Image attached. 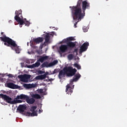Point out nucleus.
Listing matches in <instances>:
<instances>
[{"label":"nucleus","mask_w":127,"mask_h":127,"mask_svg":"<svg viewBox=\"0 0 127 127\" xmlns=\"http://www.w3.org/2000/svg\"><path fill=\"white\" fill-rule=\"evenodd\" d=\"M73 20H81L84 18L86 9H90V3L87 0H78L75 6H69Z\"/></svg>","instance_id":"1"},{"label":"nucleus","mask_w":127,"mask_h":127,"mask_svg":"<svg viewBox=\"0 0 127 127\" xmlns=\"http://www.w3.org/2000/svg\"><path fill=\"white\" fill-rule=\"evenodd\" d=\"M77 69L76 68H73L72 66L64 67L63 70H61L59 73V78L62 79L63 77H65V75H66L67 77H72L76 74Z\"/></svg>","instance_id":"2"},{"label":"nucleus","mask_w":127,"mask_h":127,"mask_svg":"<svg viewBox=\"0 0 127 127\" xmlns=\"http://www.w3.org/2000/svg\"><path fill=\"white\" fill-rule=\"evenodd\" d=\"M0 39H1V41L4 42V45L7 47H10L11 49H13L12 47H15L16 46L15 41L5 35L0 37Z\"/></svg>","instance_id":"3"},{"label":"nucleus","mask_w":127,"mask_h":127,"mask_svg":"<svg viewBox=\"0 0 127 127\" xmlns=\"http://www.w3.org/2000/svg\"><path fill=\"white\" fill-rule=\"evenodd\" d=\"M15 14L16 15L14 17L15 20L19 23L20 27H22V25L24 24V20H23V17H22V10H16Z\"/></svg>","instance_id":"4"},{"label":"nucleus","mask_w":127,"mask_h":127,"mask_svg":"<svg viewBox=\"0 0 127 127\" xmlns=\"http://www.w3.org/2000/svg\"><path fill=\"white\" fill-rule=\"evenodd\" d=\"M16 99H21V100H26V102L28 104L30 105H32V104H34L35 102V99H34L33 97L31 98H29V97L27 95L24 94H21L20 95H18L16 97Z\"/></svg>","instance_id":"5"},{"label":"nucleus","mask_w":127,"mask_h":127,"mask_svg":"<svg viewBox=\"0 0 127 127\" xmlns=\"http://www.w3.org/2000/svg\"><path fill=\"white\" fill-rule=\"evenodd\" d=\"M56 64H58V60H55L50 64H48V62H45L40 66V67L41 68H45V67L49 68V67H52V66H54L55 65H56Z\"/></svg>","instance_id":"6"},{"label":"nucleus","mask_w":127,"mask_h":127,"mask_svg":"<svg viewBox=\"0 0 127 127\" xmlns=\"http://www.w3.org/2000/svg\"><path fill=\"white\" fill-rule=\"evenodd\" d=\"M0 97L6 101L8 104H10L11 105H13V100L12 101V99L9 96L3 94H0Z\"/></svg>","instance_id":"7"},{"label":"nucleus","mask_w":127,"mask_h":127,"mask_svg":"<svg viewBox=\"0 0 127 127\" xmlns=\"http://www.w3.org/2000/svg\"><path fill=\"white\" fill-rule=\"evenodd\" d=\"M35 110H36V106H32L31 109L30 111L31 112H27L26 116L28 117H37V112L35 111Z\"/></svg>","instance_id":"8"},{"label":"nucleus","mask_w":127,"mask_h":127,"mask_svg":"<svg viewBox=\"0 0 127 127\" xmlns=\"http://www.w3.org/2000/svg\"><path fill=\"white\" fill-rule=\"evenodd\" d=\"M18 77L20 79L21 82H24V83H27L28 82V79H30V75L29 74H20Z\"/></svg>","instance_id":"9"},{"label":"nucleus","mask_w":127,"mask_h":127,"mask_svg":"<svg viewBox=\"0 0 127 127\" xmlns=\"http://www.w3.org/2000/svg\"><path fill=\"white\" fill-rule=\"evenodd\" d=\"M88 46H89L88 42H85L83 43L82 45L80 46V49L79 51L80 54H82L83 52H85V51H86L87 49H88Z\"/></svg>","instance_id":"10"},{"label":"nucleus","mask_w":127,"mask_h":127,"mask_svg":"<svg viewBox=\"0 0 127 127\" xmlns=\"http://www.w3.org/2000/svg\"><path fill=\"white\" fill-rule=\"evenodd\" d=\"M47 75H52V74H49L48 72H46L44 74H42L41 75H38L35 77V80H44L46 78Z\"/></svg>","instance_id":"11"},{"label":"nucleus","mask_w":127,"mask_h":127,"mask_svg":"<svg viewBox=\"0 0 127 127\" xmlns=\"http://www.w3.org/2000/svg\"><path fill=\"white\" fill-rule=\"evenodd\" d=\"M25 110H26V106L25 105H20L17 109V110L19 111L21 114H23Z\"/></svg>","instance_id":"12"},{"label":"nucleus","mask_w":127,"mask_h":127,"mask_svg":"<svg viewBox=\"0 0 127 127\" xmlns=\"http://www.w3.org/2000/svg\"><path fill=\"white\" fill-rule=\"evenodd\" d=\"M73 89H74V85L72 88H71L70 85L67 84L66 85V88L65 89V92L68 94V95H71L73 93Z\"/></svg>","instance_id":"13"},{"label":"nucleus","mask_w":127,"mask_h":127,"mask_svg":"<svg viewBox=\"0 0 127 127\" xmlns=\"http://www.w3.org/2000/svg\"><path fill=\"white\" fill-rule=\"evenodd\" d=\"M80 78H81V74L79 73L75 74L73 79H70V83H73V82H77Z\"/></svg>","instance_id":"14"},{"label":"nucleus","mask_w":127,"mask_h":127,"mask_svg":"<svg viewBox=\"0 0 127 127\" xmlns=\"http://www.w3.org/2000/svg\"><path fill=\"white\" fill-rule=\"evenodd\" d=\"M44 40V39L42 37H38L37 38H34L33 39V42H35L37 44H39L41 42H43Z\"/></svg>","instance_id":"15"},{"label":"nucleus","mask_w":127,"mask_h":127,"mask_svg":"<svg viewBox=\"0 0 127 127\" xmlns=\"http://www.w3.org/2000/svg\"><path fill=\"white\" fill-rule=\"evenodd\" d=\"M40 66V63L37 62L36 63L27 66V68H37Z\"/></svg>","instance_id":"16"},{"label":"nucleus","mask_w":127,"mask_h":127,"mask_svg":"<svg viewBox=\"0 0 127 127\" xmlns=\"http://www.w3.org/2000/svg\"><path fill=\"white\" fill-rule=\"evenodd\" d=\"M61 52H66L68 50V46L66 45H62L60 47Z\"/></svg>","instance_id":"17"},{"label":"nucleus","mask_w":127,"mask_h":127,"mask_svg":"<svg viewBox=\"0 0 127 127\" xmlns=\"http://www.w3.org/2000/svg\"><path fill=\"white\" fill-rule=\"evenodd\" d=\"M7 87L10 89H17L18 86L13 83L9 82L7 84Z\"/></svg>","instance_id":"18"},{"label":"nucleus","mask_w":127,"mask_h":127,"mask_svg":"<svg viewBox=\"0 0 127 127\" xmlns=\"http://www.w3.org/2000/svg\"><path fill=\"white\" fill-rule=\"evenodd\" d=\"M67 46L69 48H74L76 46V44L72 42H67Z\"/></svg>","instance_id":"19"},{"label":"nucleus","mask_w":127,"mask_h":127,"mask_svg":"<svg viewBox=\"0 0 127 127\" xmlns=\"http://www.w3.org/2000/svg\"><path fill=\"white\" fill-rule=\"evenodd\" d=\"M23 86L24 88H26V89H31V88H34L35 86H34V84H24L23 85Z\"/></svg>","instance_id":"20"},{"label":"nucleus","mask_w":127,"mask_h":127,"mask_svg":"<svg viewBox=\"0 0 127 127\" xmlns=\"http://www.w3.org/2000/svg\"><path fill=\"white\" fill-rule=\"evenodd\" d=\"M12 50H15L16 53H20V49H19V47L17 46V44H16L15 47H12Z\"/></svg>","instance_id":"21"},{"label":"nucleus","mask_w":127,"mask_h":127,"mask_svg":"<svg viewBox=\"0 0 127 127\" xmlns=\"http://www.w3.org/2000/svg\"><path fill=\"white\" fill-rule=\"evenodd\" d=\"M48 59V56H43L39 59V61L41 63H43L45 60H47Z\"/></svg>","instance_id":"22"},{"label":"nucleus","mask_w":127,"mask_h":127,"mask_svg":"<svg viewBox=\"0 0 127 127\" xmlns=\"http://www.w3.org/2000/svg\"><path fill=\"white\" fill-rule=\"evenodd\" d=\"M45 42H49V40H50V35H49V33H47V34L45 35Z\"/></svg>","instance_id":"23"},{"label":"nucleus","mask_w":127,"mask_h":127,"mask_svg":"<svg viewBox=\"0 0 127 127\" xmlns=\"http://www.w3.org/2000/svg\"><path fill=\"white\" fill-rule=\"evenodd\" d=\"M32 98H33L34 99H41V96L39 94H33L31 96Z\"/></svg>","instance_id":"24"},{"label":"nucleus","mask_w":127,"mask_h":127,"mask_svg":"<svg viewBox=\"0 0 127 127\" xmlns=\"http://www.w3.org/2000/svg\"><path fill=\"white\" fill-rule=\"evenodd\" d=\"M19 103H22V101L19 100V99H16V100H13V105L15 104H18Z\"/></svg>","instance_id":"25"},{"label":"nucleus","mask_w":127,"mask_h":127,"mask_svg":"<svg viewBox=\"0 0 127 127\" xmlns=\"http://www.w3.org/2000/svg\"><path fill=\"white\" fill-rule=\"evenodd\" d=\"M75 40L73 37H70L67 38V42H71V41H74Z\"/></svg>","instance_id":"26"},{"label":"nucleus","mask_w":127,"mask_h":127,"mask_svg":"<svg viewBox=\"0 0 127 127\" xmlns=\"http://www.w3.org/2000/svg\"><path fill=\"white\" fill-rule=\"evenodd\" d=\"M74 67H75V68H77V69H78V70H80V69H81V65H80V64H78L77 63H75L73 64Z\"/></svg>","instance_id":"27"},{"label":"nucleus","mask_w":127,"mask_h":127,"mask_svg":"<svg viewBox=\"0 0 127 127\" xmlns=\"http://www.w3.org/2000/svg\"><path fill=\"white\" fill-rule=\"evenodd\" d=\"M67 58H68V60H72V59H73V58H74V55H73L72 54H69L67 56Z\"/></svg>","instance_id":"28"},{"label":"nucleus","mask_w":127,"mask_h":127,"mask_svg":"<svg viewBox=\"0 0 127 127\" xmlns=\"http://www.w3.org/2000/svg\"><path fill=\"white\" fill-rule=\"evenodd\" d=\"M24 24L26 25V26H29V24H30V23L28 21H24Z\"/></svg>","instance_id":"29"},{"label":"nucleus","mask_w":127,"mask_h":127,"mask_svg":"<svg viewBox=\"0 0 127 127\" xmlns=\"http://www.w3.org/2000/svg\"><path fill=\"white\" fill-rule=\"evenodd\" d=\"M81 20H75V21H77L74 23V27H75V28H76V27H77V23H78V22H79V21H80Z\"/></svg>","instance_id":"30"},{"label":"nucleus","mask_w":127,"mask_h":127,"mask_svg":"<svg viewBox=\"0 0 127 127\" xmlns=\"http://www.w3.org/2000/svg\"><path fill=\"white\" fill-rule=\"evenodd\" d=\"M84 32H87L88 31V28H86V26H84L82 28Z\"/></svg>","instance_id":"31"},{"label":"nucleus","mask_w":127,"mask_h":127,"mask_svg":"<svg viewBox=\"0 0 127 127\" xmlns=\"http://www.w3.org/2000/svg\"><path fill=\"white\" fill-rule=\"evenodd\" d=\"M58 70L57 69H55L53 71V73H51L52 74H56V73H58Z\"/></svg>","instance_id":"32"},{"label":"nucleus","mask_w":127,"mask_h":127,"mask_svg":"<svg viewBox=\"0 0 127 127\" xmlns=\"http://www.w3.org/2000/svg\"><path fill=\"white\" fill-rule=\"evenodd\" d=\"M44 46H46V45L45 44V42H44V43L41 44L40 48L41 49H42V48H43V47H44Z\"/></svg>","instance_id":"33"},{"label":"nucleus","mask_w":127,"mask_h":127,"mask_svg":"<svg viewBox=\"0 0 127 127\" xmlns=\"http://www.w3.org/2000/svg\"><path fill=\"white\" fill-rule=\"evenodd\" d=\"M38 73L39 74H44V73H45V71L42 70H39Z\"/></svg>","instance_id":"34"},{"label":"nucleus","mask_w":127,"mask_h":127,"mask_svg":"<svg viewBox=\"0 0 127 127\" xmlns=\"http://www.w3.org/2000/svg\"><path fill=\"white\" fill-rule=\"evenodd\" d=\"M7 76H8V78H12L13 77V75L10 73L8 74L7 75Z\"/></svg>","instance_id":"35"},{"label":"nucleus","mask_w":127,"mask_h":127,"mask_svg":"<svg viewBox=\"0 0 127 127\" xmlns=\"http://www.w3.org/2000/svg\"><path fill=\"white\" fill-rule=\"evenodd\" d=\"M74 52H75V53H76V55H78V49H74Z\"/></svg>","instance_id":"36"},{"label":"nucleus","mask_w":127,"mask_h":127,"mask_svg":"<svg viewBox=\"0 0 127 127\" xmlns=\"http://www.w3.org/2000/svg\"><path fill=\"white\" fill-rule=\"evenodd\" d=\"M39 92V93H43V89H40Z\"/></svg>","instance_id":"37"},{"label":"nucleus","mask_w":127,"mask_h":127,"mask_svg":"<svg viewBox=\"0 0 127 127\" xmlns=\"http://www.w3.org/2000/svg\"><path fill=\"white\" fill-rule=\"evenodd\" d=\"M0 81H1V82H3V78H0Z\"/></svg>","instance_id":"38"},{"label":"nucleus","mask_w":127,"mask_h":127,"mask_svg":"<svg viewBox=\"0 0 127 127\" xmlns=\"http://www.w3.org/2000/svg\"><path fill=\"white\" fill-rule=\"evenodd\" d=\"M39 112H40V113H42L43 110H39Z\"/></svg>","instance_id":"39"},{"label":"nucleus","mask_w":127,"mask_h":127,"mask_svg":"<svg viewBox=\"0 0 127 127\" xmlns=\"http://www.w3.org/2000/svg\"><path fill=\"white\" fill-rule=\"evenodd\" d=\"M24 20H25V21H27V20H26V18H25Z\"/></svg>","instance_id":"40"},{"label":"nucleus","mask_w":127,"mask_h":127,"mask_svg":"<svg viewBox=\"0 0 127 127\" xmlns=\"http://www.w3.org/2000/svg\"><path fill=\"white\" fill-rule=\"evenodd\" d=\"M2 77H4V74H2Z\"/></svg>","instance_id":"41"},{"label":"nucleus","mask_w":127,"mask_h":127,"mask_svg":"<svg viewBox=\"0 0 127 127\" xmlns=\"http://www.w3.org/2000/svg\"><path fill=\"white\" fill-rule=\"evenodd\" d=\"M21 65H23L24 64L23 63H21Z\"/></svg>","instance_id":"42"},{"label":"nucleus","mask_w":127,"mask_h":127,"mask_svg":"<svg viewBox=\"0 0 127 127\" xmlns=\"http://www.w3.org/2000/svg\"><path fill=\"white\" fill-rule=\"evenodd\" d=\"M1 34H2V32L1 33Z\"/></svg>","instance_id":"43"}]
</instances>
